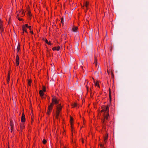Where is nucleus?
Masks as SVG:
<instances>
[{
    "label": "nucleus",
    "mask_w": 148,
    "mask_h": 148,
    "mask_svg": "<svg viewBox=\"0 0 148 148\" xmlns=\"http://www.w3.org/2000/svg\"><path fill=\"white\" fill-rule=\"evenodd\" d=\"M21 121V123L20 124V127L21 130H22L24 129L25 128V122L26 121L25 115L23 111L22 113Z\"/></svg>",
    "instance_id": "1"
},
{
    "label": "nucleus",
    "mask_w": 148,
    "mask_h": 148,
    "mask_svg": "<svg viewBox=\"0 0 148 148\" xmlns=\"http://www.w3.org/2000/svg\"><path fill=\"white\" fill-rule=\"evenodd\" d=\"M52 97V98L51 100L52 102L51 103L53 105H57L60 104V103H59L60 99H57L56 96L53 95Z\"/></svg>",
    "instance_id": "2"
},
{
    "label": "nucleus",
    "mask_w": 148,
    "mask_h": 148,
    "mask_svg": "<svg viewBox=\"0 0 148 148\" xmlns=\"http://www.w3.org/2000/svg\"><path fill=\"white\" fill-rule=\"evenodd\" d=\"M102 112H103L105 113V114L104 115V117L105 119H107L108 116V111L109 109L108 106H104V107H102Z\"/></svg>",
    "instance_id": "3"
},
{
    "label": "nucleus",
    "mask_w": 148,
    "mask_h": 148,
    "mask_svg": "<svg viewBox=\"0 0 148 148\" xmlns=\"http://www.w3.org/2000/svg\"><path fill=\"white\" fill-rule=\"evenodd\" d=\"M101 107L99 108L97 110V119H99L101 120V123L102 122V117L101 116L102 110H100V108Z\"/></svg>",
    "instance_id": "4"
},
{
    "label": "nucleus",
    "mask_w": 148,
    "mask_h": 148,
    "mask_svg": "<svg viewBox=\"0 0 148 148\" xmlns=\"http://www.w3.org/2000/svg\"><path fill=\"white\" fill-rule=\"evenodd\" d=\"M56 112L60 113L61 111L62 110V108L63 107V106H62L61 104H58L56 106Z\"/></svg>",
    "instance_id": "5"
},
{
    "label": "nucleus",
    "mask_w": 148,
    "mask_h": 148,
    "mask_svg": "<svg viewBox=\"0 0 148 148\" xmlns=\"http://www.w3.org/2000/svg\"><path fill=\"white\" fill-rule=\"evenodd\" d=\"M44 92L42 91V90H40L39 91V94H40V97H41V99H42L44 98L45 99L47 96V95H45V97H44Z\"/></svg>",
    "instance_id": "6"
},
{
    "label": "nucleus",
    "mask_w": 148,
    "mask_h": 148,
    "mask_svg": "<svg viewBox=\"0 0 148 148\" xmlns=\"http://www.w3.org/2000/svg\"><path fill=\"white\" fill-rule=\"evenodd\" d=\"M101 97L99 95L96 98L97 102L98 103H100L99 105L100 106L101 108L102 109V106H101L100 105V104L101 102Z\"/></svg>",
    "instance_id": "7"
},
{
    "label": "nucleus",
    "mask_w": 148,
    "mask_h": 148,
    "mask_svg": "<svg viewBox=\"0 0 148 148\" xmlns=\"http://www.w3.org/2000/svg\"><path fill=\"white\" fill-rule=\"evenodd\" d=\"M15 44L16 45H18L16 50L17 51V53H18L21 50L20 45L18 41H17V40L16 41Z\"/></svg>",
    "instance_id": "8"
},
{
    "label": "nucleus",
    "mask_w": 148,
    "mask_h": 148,
    "mask_svg": "<svg viewBox=\"0 0 148 148\" xmlns=\"http://www.w3.org/2000/svg\"><path fill=\"white\" fill-rule=\"evenodd\" d=\"M19 60L20 58L19 57L18 55L17 54L16 55V66H18L19 64Z\"/></svg>",
    "instance_id": "9"
},
{
    "label": "nucleus",
    "mask_w": 148,
    "mask_h": 148,
    "mask_svg": "<svg viewBox=\"0 0 148 148\" xmlns=\"http://www.w3.org/2000/svg\"><path fill=\"white\" fill-rule=\"evenodd\" d=\"M60 49V47L59 46H58L54 47L52 48V49L53 51H59Z\"/></svg>",
    "instance_id": "10"
},
{
    "label": "nucleus",
    "mask_w": 148,
    "mask_h": 148,
    "mask_svg": "<svg viewBox=\"0 0 148 148\" xmlns=\"http://www.w3.org/2000/svg\"><path fill=\"white\" fill-rule=\"evenodd\" d=\"M22 29L23 32H25L27 34H28V32L27 31L26 28L24 25L22 26Z\"/></svg>",
    "instance_id": "11"
},
{
    "label": "nucleus",
    "mask_w": 148,
    "mask_h": 148,
    "mask_svg": "<svg viewBox=\"0 0 148 148\" xmlns=\"http://www.w3.org/2000/svg\"><path fill=\"white\" fill-rule=\"evenodd\" d=\"M78 27L73 26L72 28V31L74 32H76L78 31Z\"/></svg>",
    "instance_id": "12"
},
{
    "label": "nucleus",
    "mask_w": 148,
    "mask_h": 148,
    "mask_svg": "<svg viewBox=\"0 0 148 148\" xmlns=\"http://www.w3.org/2000/svg\"><path fill=\"white\" fill-rule=\"evenodd\" d=\"M54 105L51 103L49 105H48V109L49 110H52Z\"/></svg>",
    "instance_id": "13"
},
{
    "label": "nucleus",
    "mask_w": 148,
    "mask_h": 148,
    "mask_svg": "<svg viewBox=\"0 0 148 148\" xmlns=\"http://www.w3.org/2000/svg\"><path fill=\"white\" fill-rule=\"evenodd\" d=\"M51 65L52 66L51 72H52V74H53L54 73V71H55V66L54 65H53V66L51 64Z\"/></svg>",
    "instance_id": "14"
},
{
    "label": "nucleus",
    "mask_w": 148,
    "mask_h": 148,
    "mask_svg": "<svg viewBox=\"0 0 148 148\" xmlns=\"http://www.w3.org/2000/svg\"><path fill=\"white\" fill-rule=\"evenodd\" d=\"M27 81L28 85L30 86H31L32 83V79H28Z\"/></svg>",
    "instance_id": "15"
},
{
    "label": "nucleus",
    "mask_w": 148,
    "mask_h": 148,
    "mask_svg": "<svg viewBox=\"0 0 148 148\" xmlns=\"http://www.w3.org/2000/svg\"><path fill=\"white\" fill-rule=\"evenodd\" d=\"M77 92L78 94H81L82 96L83 94L82 92L81 89V88H79V89L77 90Z\"/></svg>",
    "instance_id": "16"
},
{
    "label": "nucleus",
    "mask_w": 148,
    "mask_h": 148,
    "mask_svg": "<svg viewBox=\"0 0 148 148\" xmlns=\"http://www.w3.org/2000/svg\"><path fill=\"white\" fill-rule=\"evenodd\" d=\"M10 125L11 126V128L14 127V125L13 124V121L12 119H10Z\"/></svg>",
    "instance_id": "17"
},
{
    "label": "nucleus",
    "mask_w": 148,
    "mask_h": 148,
    "mask_svg": "<svg viewBox=\"0 0 148 148\" xmlns=\"http://www.w3.org/2000/svg\"><path fill=\"white\" fill-rule=\"evenodd\" d=\"M45 46H46V48L47 49V50H46L47 52L49 54V56L50 57L51 55L50 54V51H51V49H49L47 47V46L46 45H45Z\"/></svg>",
    "instance_id": "18"
},
{
    "label": "nucleus",
    "mask_w": 148,
    "mask_h": 148,
    "mask_svg": "<svg viewBox=\"0 0 148 148\" xmlns=\"http://www.w3.org/2000/svg\"><path fill=\"white\" fill-rule=\"evenodd\" d=\"M89 4V3L88 1H86L85 3H84V5L86 8L87 10V8Z\"/></svg>",
    "instance_id": "19"
},
{
    "label": "nucleus",
    "mask_w": 148,
    "mask_h": 148,
    "mask_svg": "<svg viewBox=\"0 0 148 148\" xmlns=\"http://www.w3.org/2000/svg\"><path fill=\"white\" fill-rule=\"evenodd\" d=\"M95 85L96 86H97L98 87L100 88V86L99 84V81L97 80L96 82L94 83Z\"/></svg>",
    "instance_id": "20"
},
{
    "label": "nucleus",
    "mask_w": 148,
    "mask_h": 148,
    "mask_svg": "<svg viewBox=\"0 0 148 148\" xmlns=\"http://www.w3.org/2000/svg\"><path fill=\"white\" fill-rule=\"evenodd\" d=\"M70 124L71 125V131L72 132V135H73V130L74 129V125L73 123H72V124L70 123Z\"/></svg>",
    "instance_id": "21"
},
{
    "label": "nucleus",
    "mask_w": 148,
    "mask_h": 148,
    "mask_svg": "<svg viewBox=\"0 0 148 148\" xmlns=\"http://www.w3.org/2000/svg\"><path fill=\"white\" fill-rule=\"evenodd\" d=\"M24 26L26 28H29L30 30H31L32 29V26H29L28 24H25V25H24Z\"/></svg>",
    "instance_id": "22"
},
{
    "label": "nucleus",
    "mask_w": 148,
    "mask_h": 148,
    "mask_svg": "<svg viewBox=\"0 0 148 148\" xmlns=\"http://www.w3.org/2000/svg\"><path fill=\"white\" fill-rule=\"evenodd\" d=\"M54 81L53 79L51 80H50V85H54Z\"/></svg>",
    "instance_id": "23"
},
{
    "label": "nucleus",
    "mask_w": 148,
    "mask_h": 148,
    "mask_svg": "<svg viewBox=\"0 0 148 148\" xmlns=\"http://www.w3.org/2000/svg\"><path fill=\"white\" fill-rule=\"evenodd\" d=\"M71 105L73 106V108H74L77 106V103L74 102V104H71Z\"/></svg>",
    "instance_id": "24"
},
{
    "label": "nucleus",
    "mask_w": 148,
    "mask_h": 148,
    "mask_svg": "<svg viewBox=\"0 0 148 148\" xmlns=\"http://www.w3.org/2000/svg\"><path fill=\"white\" fill-rule=\"evenodd\" d=\"M70 123H73L74 119L71 116H70Z\"/></svg>",
    "instance_id": "25"
},
{
    "label": "nucleus",
    "mask_w": 148,
    "mask_h": 148,
    "mask_svg": "<svg viewBox=\"0 0 148 148\" xmlns=\"http://www.w3.org/2000/svg\"><path fill=\"white\" fill-rule=\"evenodd\" d=\"M67 34H64L63 35L62 34L61 36L63 37L64 38L65 40H66L67 38Z\"/></svg>",
    "instance_id": "26"
},
{
    "label": "nucleus",
    "mask_w": 148,
    "mask_h": 148,
    "mask_svg": "<svg viewBox=\"0 0 148 148\" xmlns=\"http://www.w3.org/2000/svg\"><path fill=\"white\" fill-rule=\"evenodd\" d=\"M52 111V110H49L48 109H47V115H48V116H49L50 115V113H51V112Z\"/></svg>",
    "instance_id": "27"
},
{
    "label": "nucleus",
    "mask_w": 148,
    "mask_h": 148,
    "mask_svg": "<svg viewBox=\"0 0 148 148\" xmlns=\"http://www.w3.org/2000/svg\"><path fill=\"white\" fill-rule=\"evenodd\" d=\"M60 114V113L56 112V119H58Z\"/></svg>",
    "instance_id": "28"
},
{
    "label": "nucleus",
    "mask_w": 148,
    "mask_h": 148,
    "mask_svg": "<svg viewBox=\"0 0 148 148\" xmlns=\"http://www.w3.org/2000/svg\"><path fill=\"white\" fill-rule=\"evenodd\" d=\"M42 90L45 92H46V87L45 86H43V85L42 86Z\"/></svg>",
    "instance_id": "29"
},
{
    "label": "nucleus",
    "mask_w": 148,
    "mask_h": 148,
    "mask_svg": "<svg viewBox=\"0 0 148 148\" xmlns=\"http://www.w3.org/2000/svg\"><path fill=\"white\" fill-rule=\"evenodd\" d=\"M27 14H28V15L29 17L32 16V15L31 12L30 10H29V11H28Z\"/></svg>",
    "instance_id": "30"
},
{
    "label": "nucleus",
    "mask_w": 148,
    "mask_h": 148,
    "mask_svg": "<svg viewBox=\"0 0 148 148\" xmlns=\"http://www.w3.org/2000/svg\"><path fill=\"white\" fill-rule=\"evenodd\" d=\"M97 60L96 57H95V62L94 63L96 66L97 65Z\"/></svg>",
    "instance_id": "31"
},
{
    "label": "nucleus",
    "mask_w": 148,
    "mask_h": 148,
    "mask_svg": "<svg viewBox=\"0 0 148 148\" xmlns=\"http://www.w3.org/2000/svg\"><path fill=\"white\" fill-rule=\"evenodd\" d=\"M3 27H1V28H0V33H1L4 31V28H3Z\"/></svg>",
    "instance_id": "32"
},
{
    "label": "nucleus",
    "mask_w": 148,
    "mask_h": 148,
    "mask_svg": "<svg viewBox=\"0 0 148 148\" xmlns=\"http://www.w3.org/2000/svg\"><path fill=\"white\" fill-rule=\"evenodd\" d=\"M11 69L10 68H9V71H8V74L7 75V77H10V71H11Z\"/></svg>",
    "instance_id": "33"
},
{
    "label": "nucleus",
    "mask_w": 148,
    "mask_h": 148,
    "mask_svg": "<svg viewBox=\"0 0 148 148\" xmlns=\"http://www.w3.org/2000/svg\"><path fill=\"white\" fill-rule=\"evenodd\" d=\"M25 11L24 12V11H23V12L21 13V16L22 17H23L25 15Z\"/></svg>",
    "instance_id": "34"
},
{
    "label": "nucleus",
    "mask_w": 148,
    "mask_h": 148,
    "mask_svg": "<svg viewBox=\"0 0 148 148\" xmlns=\"http://www.w3.org/2000/svg\"><path fill=\"white\" fill-rule=\"evenodd\" d=\"M79 44L78 42H76L75 43V48L78 47Z\"/></svg>",
    "instance_id": "35"
},
{
    "label": "nucleus",
    "mask_w": 148,
    "mask_h": 148,
    "mask_svg": "<svg viewBox=\"0 0 148 148\" xmlns=\"http://www.w3.org/2000/svg\"><path fill=\"white\" fill-rule=\"evenodd\" d=\"M108 134H106V136H105L104 137V140L105 142L107 141V140L108 137Z\"/></svg>",
    "instance_id": "36"
},
{
    "label": "nucleus",
    "mask_w": 148,
    "mask_h": 148,
    "mask_svg": "<svg viewBox=\"0 0 148 148\" xmlns=\"http://www.w3.org/2000/svg\"><path fill=\"white\" fill-rule=\"evenodd\" d=\"M47 140L45 139H44L43 140L42 142L43 144H44V145H45L47 143Z\"/></svg>",
    "instance_id": "37"
},
{
    "label": "nucleus",
    "mask_w": 148,
    "mask_h": 148,
    "mask_svg": "<svg viewBox=\"0 0 148 148\" xmlns=\"http://www.w3.org/2000/svg\"><path fill=\"white\" fill-rule=\"evenodd\" d=\"M61 23L62 24V25L63 26L64 21V18L62 17L61 18Z\"/></svg>",
    "instance_id": "38"
},
{
    "label": "nucleus",
    "mask_w": 148,
    "mask_h": 148,
    "mask_svg": "<svg viewBox=\"0 0 148 148\" xmlns=\"http://www.w3.org/2000/svg\"><path fill=\"white\" fill-rule=\"evenodd\" d=\"M76 49V50H75V52L77 53H78L79 52V49L78 47L77 48H75Z\"/></svg>",
    "instance_id": "39"
},
{
    "label": "nucleus",
    "mask_w": 148,
    "mask_h": 148,
    "mask_svg": "<svg viewBox=\"0 0 148 148\" xmlns=\"http://www.w3.org/2000/svg\"><path fill=\"white\" fill-rule=\"evenodd\" d=\"M53 75V78L54 79H56V78L57 77V74H52Z\"/></svg>",
    "instance_id": "40"
},
{
    "label": "nucleus",
    "mask_w": 148,
    "mask_h": 148,
    "mask_svg": "<svg viewBox=\"0 0 148 148\" xmlns=\"http://www.w3.org/2000/svg\"><path fill=\"white\" fill-rule=\"evenodd\" d=\"M11 21H12V19L11 18V16H10L9 18L8 21V25H9L10 23H11Z\"/></svg>",
    "instance_id": "41"
},
{
    "label": "nucleus",
    "mask_w": 148,
    "mask_h": 148,
    "mask_svg": "<svg viewBox=\"0 0 148 148\" xmlns=\"http://www.w3.org/2000/svg\"><path fill=\"white\" fill-rule=\"evenodd\" d=\"M10 77H7V83L8 84L10 81Z\"/></svg>",
    "instance_id": "42"
},
{
    "label": "nucleus",
    "mask_w": 148,
    "mask_h": 148,
    "mask_svg": "<svg viewBox=\"0 0 148 148\" xmlns=\"http://www.w3.org/2000/svg\"><path fill=\"white\" fill-rule=\"evenodd\" d=\"M17 19L19 21H24V19L23 18H20V17H18L17 18Z\"/></svg>",
    "instance_id": "43"
},
{
    "label": "nucleus",
    "mask_w": 148,
    "mask_h": 148,
    "mask_svg": "<svg viewBox=\"0 0 148 148\" xmlns=\"http://www.w3.org/2000/svg\"><path fill=\"white\" fill-rule=\"evenodd\" d=\"M47 44H48V45H53V44L51 43L50 41H48L47 43Z\"/></svg>",
    "instance_id": "44"
},
{
    "label": "nucleus",
    "mask_w": 148,
    "mask_h": 148,
    "mask_svg": "<svg viewBox=\"0 0 148 148\" xmlns=\"http://www.w3.org/2000/svg\"><path fill=\"white\" fill-rule=\"evenodd\" d=\"M63 128L64 130V132H63L62 134L63 135H65L66 134V131L64 130V126H63Z\"/></svg>",
    "instance_id": "45"
},
{
    "label": "nucleus",
    "mask_w": 148,
    "mask_h": 148,
    "mask_svg": "<svg viewBox=\"0 0 148 148\" xmlns=\"http://www.w3.org/2000/svg\"><path fill=\"white\" fill-rule=\"evenodd\" d=\"M71 60L72 62H74L75 61V59L74 57H72L71 58Z\"/></svg>",
    "instance_id": "46"
},
{
    "label": "nucleus",
    "mask_w": 148,
    "mask_h": 148,
    "mask_svg": "<svg viewBox=\"0 0 148 148\" xmlns=\"http://www.w3.org/2000/svg\"><path fill=\"white\" fill-rule=\"evenodd\" d=\"M83 62H82L80 64V65H81L80 66V68L82 69H83V66H82V65H83Z\"/></svg>",
    "instance_id": "47"
},
{
    "label": "nucleus",
    "mask_w": 148,
    "mask_h": 148,
    "mask_svg": "<svg viewBox=\"0 0 148 148\" xmlns=\"http://www.w3.org/2000/svg\"><path fill=\"white\" fill-rule=\"evenodd\" d=\"M86 88L87 90V94H86L87 95L88 92V87L87 85H86Z\"/></svg>",
    "instance_id": "48"
},
{
    "label": "nucleus",
    "mask_w": 148,
    "mask_h": 148,
    "mask_svg": "<svg viewBox=\"0 0 148 148\" xmlns=\"http://www.w3.org/2000/svg\"><path fill=\"white\" fill-rule=\"evenodd\" d=\"M29 10H30V7L29 5H28V6L27 8V11H29Z\"/></svg>",
    "instance_id": "49"
},
{
    "label": "nucleus",
    "mask_w": 148,
    "mask_h": 148,
    "mask_svg": "<svg viewBox=\"0 0 148 148\" xmlns=\"http://www.w3.org/2000/svg\"><path fill=\"white\" fill-rule=\"evenodd\" d=\"M45 43L47 44V42H48V41L46 38H45Z\"/></svg>",
    "instance_id": "50"
},
{
    "label": "nucleus",
    "mask_w": 148,
    "mask_h": 148,
    "mask_svg": "<svg viewBox=\"0 0 148 148\" xmlns=\"http://www.w3.org/2000/svg\"><path fill=\"white\" fill-rule=\"evenodd\" d=\"M45 43L47 44V42H48V41L46 38H45Z\"/></svg>",
    "instance_id": "51"
},
{
    "label": "nucleus",
    "mask_w": 148,
    "mask_h": 148,
    "mask_svg": "<svg viewBox=\"0 0 148 148\" xmlns=\"http://www.w3.org/2000/svg\"><path fill=\"white\" fill-rule=\"evenodd\" d=\"M31 119H32L31 123H32V125L34 121V120L33 119V118H32V117H31Z\"/></svg>",
    "instance_id": "52"
},
{
    "label": "nucleus",
    "mask_w": 148,
    "mask_h": 148,
    "mask_svg": "<svg viewBox=\"0 0 148 148\" xmlns=\"http://www.w3.org/2000/svg\"><path fill=\"white\" fill-rule=\"evenodd\" d=\"M30 33L32 34H34V33H33V31H32L31 30H30Z\"/></svg>",
    "instance_id": "53"
},
{
    "label": "nucleus",
    "mask_w": 148,
    "mask_h": 148,
    "mask_svg": "<svg viewBox=\"0 0 148 148\" xmlns=\"http://www.w3.org/2000/svg\"><path fill=\"white\" fill-rule=\"evenodd\" d=\"M19 14L18 13V14H17V16H16V18L17 19V18H18V17H19Z\"/></svg>",
    "instance_id": "54"
},
{
    "label": "nucleus",
    "mask_w": 148,
    "mask_h": 148,
    "mask_svg": "<svg viewBox=\"0 0 148 148\" xmlns=\"http://www.w3.org/2000/svg\"><path fill=\"white\" fill-rule=\"evenodd\" d=\"M13 129H14V127L11 128V131H10V132H11V133L12 132V131H13Z\"/></svg>",
    "instance_id": "55"
},
{
    "label": "nucleus",
    "mask_w": 148,
    "mask_h": 148,
    "mask_svg": "<svg viewBox=\"0 0 148 148\" xmlns=\"http://www.w3.org/2000/svg\"><path fill=\"white\" fill-rule=\"evenodd\" d=\"M83 122H84V121H85V120L84 118V117H83Z\"/></svg>",
    "instance_id": "56"
},
{
    "label": "nucleus",
    "mask_w": 148,
    "mask_h": 148,
    "mask_svg": "<svg viewBox=\"0 0 148 148\" xmlns=\"http://www.w3.org/2000/svg\"><path fill=\"white\" fill-rule=\"evenodd\" d=\"M31 112H32V115L33 116V115H34L33 112V110L32 109H31Z\"/></svg>",
    "instance_id": "57"
},
{
    "label": "nucleus",
    "mask_w": 148,
    "mask_h": 148,
    "mask_svg": "<svg viewBox=\"0 0 148 148\" xmlns=\"http://www.w3.org/2000/svg\"><path fill=\"white\" fill-rule=\"evenodd\" d=\"M92 79H93V82L94 83H95V79L93 77H92Z\"/></svg>",
    "instance_id": "58"
},
{
    "label": "nucleus",
    "mask_w": 148,
    "mask_h": 148,
    "mask_svg": "<svg viewBox=\"0 0 148 148\" xmlns=\"http://www.w3.org/2000/svg\"><path fill=\"white\" fill-rule=\"evenodd\" d=\"M21 34H22V35H23L24 36V32H23H23Z\"/></svg>",
    "instance_id": "59"
},
{
    "label": "nucleus",
    "mask_w": 148,
    "mask_h": 148,
    "mask_svg": "<svg viewBox=\"0 0 148 148\" xmlns=\"http://www.w3.org/2000/svg\"><path fill=\"white\" fill-rule=\"evenodd\" d=\"M82 143L83 144L84 143V140L83 138H82Z\"/></svg>",
    "instance_id": "60"
},
{
    "label": "nucleus",
    "mask_w": 148,
    "mask_h": 148,
    "mask_svg": "<svg viewBox=\"0 0 148 148\" xmlns=\"http://www.w3.org/2000/svg\"><path fill=\"white\" fill-rule=\"evenodd\" d=\"M50 97L49 96H47V99L49 100H50Z\"/></svg>",
    "instance_id": "61"
},
{
    "label": "nucleus",
    "mask_w": 148,
    "mask_h": 148,
    "mask_svg": "<svg viewBox=\"0 0 148 148\" xmlns=\"http://www.w3.org/2000/svg\"><path fill=\"white\" fill-rule=\"evenodd\" d=\"M71 142H73V137H72V138H71Z\"/></svg>",
    "instance_id": "62"
},
{
    "label": "nucleus",
    "mask_w": 148,
    "mask_h": 148,
    "mask_svg": "<svg viewBox=\"0 0 148 148\" xmlns=\"http://www.w3.org/2000/svg\"><path fill=\"white\" fill-rule=\"evenodd\" d=\"M100 145V147H101V148H102V143H101V142L100 143V145Z\"/></svg>",
    "instance_id": "63"
},
{
    "label": "nucleus",
    "mask_w": 148,
    "mask_h": 148,
    "mask_svg": "<svg viewBox=\"0 0 148 148\" xmlns=\"http://www.w3.org/2000/svg\"><path fill=\"white\" fill-rule=\"evenodd\" d=\"M45 38H42V40L43 41H45Z\"/></svg>",
    "instance_id": "64"
}]
</instances>
